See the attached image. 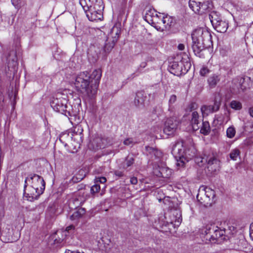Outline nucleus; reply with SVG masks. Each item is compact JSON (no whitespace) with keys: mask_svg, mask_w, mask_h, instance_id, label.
Returning <instances> with one entry per match:
<instances>
[{"mask_svg":"<svg viewBox=\"0 0 253 253\" xmlns=\"http://www.w3.org/2000/svg\"><path fill=\"white\" fill-rule=\"evenodd\" d=\"M82 179H83V178H81V177L78 178L77 176H74L72 178V180L73 182L77 183V182H78L80 181H81Z\"/></svg>","mask_w":253,"mask_h":253,"instance_id":"nucleus-50","label":"nucleus"},{"mask_svg":"<svg viewBox=\"0 0 253 253\" xmlns=\"http://www.w3.org/2000/svg\"><path fill=\"white\" fill-rule=\"evenodd\" d=\"M159 21L163 23L166 29H169L175 24V20L173 17L168 15L165 16L164 14L160 15Z\"/></svg>","mask_w":253,"mask_h":253,"instance_id":"nucleus-19","label":"nucleus"},{"mask_svg":"<svg viewBox=\"0 0 253 253\" xmlns=\"http://www.w3.org/2000/svg\"><path fill=\"white\" fill-rule=\"evenodd\" d=\"M133 143V139L131 138H127L124 141V144L125 145H129L132 144Z\"/></svg>","mask_w":253,"mask_h":253,"instance_id":"nucleus-45","label":"nucleus"},{"mask_svg":"<svg viewBox=\"0 0 253 253\" xmlns=\"http://www.w3.org/2000/svg\"><path fill=\"white\" fill-rule=\"evenodd\" d=\"M20 53V45L19 43H16L14 49L12 48L2 57L3 59L5 58L6 60L8 71L12 73L13 75L17 71L18 66L17 54H19Z\"/></svg>","mask_w":253,"mask_h":253,"instance_id":"nucleus-3","label":"nucleus"},{"mask_svg":"<svg viewBox=\"0 0 253 253\" xmlns=\"http://www.w3.org/2000/svg\"><path fill=\"white\" fill-rule=\"evenodd\" d=\"M176 98H177L176 96L174 94L171 95L170 96V98H169V111H172V108L171 105L175 102V101L176 100Z\"/></svg>","mask_w":253,"mask_h":253,"instance_id":"nucleus-39","label":"nucleus"},{"mask_svg":"<svg viewBox=\"0 0 253 253\" xmlns=\"http://www.w3.org/2000/svg\"><path fill=\"white\" fill-rule=\"evenodd\" d=\"M220 80V75L214 74L209 77L208 79V83L211 88H214Z\"/></svg>","mask_w":253,"mask_h":253,"instance_id":"nucleus-25","label":"nucleus"},{"mask_svg":"<svg viewBox=\"0 0 253 253\" xmlns=\"http://www.w3.org/2000/svg\"><path fill=\"white\" fill-rule=\"evenodd\" d=\"M39 192H40V189H38V190H37L36 188H33L30 186L29 189L28 190V192H24V195L28 198V200L32 201L35 200H37L40 196L42 194L39 193Z\"/></svg>","mask_w":253,"mask_h":253,"instance_id":"nucleus-21","label":"nucleus"},{"mask_svg":"<svg viewBox=\"0 0 253 253\" xmlns=\"http://www.w3.org/2000/svg\"><path fill=\"white\" fill-rule=\"evenodd\" d=\"M101 141V139L99 138H97L93 140L92 143L94 144L95 142L98 143L99 141Z\"/></svg>","mask_w":253,"mask_h":253,"instance_id":"nucleus-56","label":"nucleus"},{"mask_svg":"<svg viewBox=\"0 0 253 253\" xmlns=\"http://www.w3.org/2000/svg\"><path fill=\"white\" fill-rule=\"evenodd\" d=\"M208 191H211V192H212V193H213V191H212L211 190L210 188H206V193H207L208 192Z\"/></svg>","mask_w":253,"mask_h":253,"instance_id":"nucleus-58","label":"nucleus"},{"mask_svg":"<svg viewBox=\"0 0 253 253\" xmlns=\"http://www.w3.org/2000/svg\"><path fill=\"white\" fill-rule=\"evenodd\" d=\"M230 106L235 110H240L242 108V103L236 100H232L230 102Z\"/></svg>","mask_w":253,"mask_h":253,"instance_id":"nucleus-35","label":"nucleus"},{"mask_svg":"<svg viewBox=\"0 0 253 253\" xmlns=\"http://www.w3.org/2000/svg\"><path fill=\"white\" fill-rule=\"evenodd\" d=\"M179 121L176 117L168 118L165 122L164 132L168 135H173L178 129Z\"/></svg>","mask_w":253,"mask_h":253,"instance_id":"nucleus-11","label":"nucleus"},{"mask_svg":"<svg viewBox=\"0 0 253 253\" xmlns=\"http://www.w3.org/2000/svg\"><path fill=\"white\" fill-rule=\"evenodd\" d=\"M85 213V210L84 208H80L70 216L71 220H76L82 217Z\"/></svg>","mask_w":253,"mask_h":253,"instance_id":"nucleus-28","label":"nucleus"},{"mask_svg":"<svg viewBox=\"0 0 253 253\" xmlns=\"http://www.w3.org/2000/svg\"><path fill=\"white\" fill-rule=\"evenodd\" d=\"M5 231H3L1 233V240L4 243H10L13 242V239L11 237H10L9 235H5Z\"/></svg>","mask_w":253,"mask_h":253,"instance_id":"nucleus-37","label":"nucleus"},{"mask_svg":"<svg viewBox=\"0 0 253 253\" xmlns=\"http://www.w3.org/2000/svg\"><path fill=\"white\" fill-rule=\"evenodd\" d=\"M106 181V178L105 177H96L95 178V183H102L104 184Z\"/></svg>","mask_w":253,"mask_h":253,"instance_id":"nucleus-43","label":"nucleus"},{"mask_svg":"<svg viewBox=\"0 0 253 253\" xmlns=\"http://www.w3.org/2000/svg\"><path fill=\"white\" fill-rule=\"evenodd\" d=\"M67 100L62 97H53L50 102V105L54 111L67 117L75 116L76 114L74 112H71L70 108L68 109L69 107L67 105Z\"/></svg>","mask_w":253,"mask_h":253,"instance_id":"nucleus-4","label":"nucleus"},{"mask_svg":"<svg viewBox=\"0 0 253 253\" xmlns=\"http://www.w3.org/2000/svg\"><path fill=\"white\" fill-rule=\"evenodd\" d=\"M210 72V70L207 67H204L200 70V74L202 76L207 75Z\"/></svg>","mask_w":253,"mask_h":253,"instance_id":"nucleus-44","label":"nucleus"},{"mask_svg":"<svg viewBox=\"0 0 253 253\" xmlns=\"http://www.w3.org/2000/svg\"><path fill=\"white\" fill-rule=\"evenodd\" d=\"M29 177L31 182V186L33 188H36L37 190L40 189V192L39 193H43L45 186V182L43 178L37 174H30Z\"/></svg>","mask_w":253,"mask_h":253,"instance_id":"nucleus-13","label":"nucleus"},{"mask_svg":"<svg viewBox=\"0 0 253 253\" xmlns=\"http://www.w3.org/2000/svg\"><path fill=\"white\" fill-rule=\"evenodd\" d=\"M28 181H29V182L31 181L30 178L29 177V175L25 179L24 186V192H26V189L28 186V183H27Z\"/></svg>","mask_w":253,"mask_h":253,"instance_id":"nucleus-47","label":"nucleus"},{"mask_svg":"<svg viewBox=\"0 0 253 253\" xmlns=\"http://www.w3.org/2000/svg\"><path fill=\"white\" fill-rule=\"evenodd\" d=\"M114 174L116 176H118L119 177H121L124 176L123 172L120 170L115 171Z\"/></svg>","mask_w":253,"mask_h":253,"instance_id":"nucleus-48","label":"nucleus"},{"mask_svg":"<svg viewBox=\"0 0 253 253\" xmlns=\"http://www.w3.org/2000/svg\"><path fill=\"white\" fill-rule=\"evenodd\" d=\"M190 123L194 131H197L200 129L199 115L196 111L192 113Z\"/></svg>","mask_w":253,"mask_h":253,"instance_id":"nucleus-22","label":"nucleus"},{"mask_svg":"<svg viewBox=\"0 0 253 253\" xmlns=\"http://www.w3.org/2000/svg\"><path fill=\"white\" fill-rule=\"evenodd\" d=\"M134 163V159L132 156H128L126 157L125 161L123 163V168L124 169H127L131 167Z\"/></svg>","mask_w":253,"mask_h":253,"instance_id":"nucleus-33","label":"nucleus"},{"mask_svg":"<svg viewBox=\"0 0 253 253\" xmlns=\"http://www.w3.org/2000/svg\"><path fill=\"white\" fill-rule=\"evenodd\" d=\"M240 151L238 149H234L230 153V157L233 160H236L238 156H239Z\"/></svg>","mask_w":253,"mask_h":253,"instance_id":"nucleus-38","label":"nucleus"},{"mask_svg":"<svg viewBox=\"0 0 253 253\" xmlns=\"http://www.w3.org/2000/svg\"><path fill=\"white\" fill-rule=\"evenodd\" d=\"M75 85L78 91L84 93L89 99H93L95 97V85L92 86L91 84L89 74L87 72H83L78 75Z\"/></svg>","mask_w":253,"mask_h":253,"instance_id":"nucleus-2","label":"nucleus"},{"mask_svg":"<svg viewBox=\"0 0 253 253\" xmlns=\"http://www.w3.org/2000/svg\"><path fill=\"white\" fill-rule=\"evenodd\" d=\"M220 106V102L216 98L214 101L213 105H203L201 108V110L203 116H208L211 113L217 111Z\"/></svg>","mask_w":253,"mask_h":253,"instance_id":"nucleus-14","label":"nucleus"},{"mask_svg":"<svg viewBox=\"0 0 253 253\" xmlns=\"http://www.w3.org/2000/svg\"><path fill=\"white\" fill-rule=\"evenodd\" d=\"M232 83L234 85L232 88L234 93L236 94L250 88L252 85L251 78L248 77L236 78L233 80Z\"/></svg>","mask_w":253,"mask_h":253,"instance_id":"nucleus-9","label":"nucleus"},{"mask_svg":"<svg viewBox=\"0 0 253 253\" xmlns=\"http://www.w3.org/2000/svg\"><path fill=\"white\" fill-rule=\"evenodd\" d=\"M80 3L84 10L104 5L102 0H80Z\"/></svg>","mask_w":253,"mask_h":253,"instance_id":"nucleus-15","label":"nucleus"},{"mask_svg":"<svg viewBox=\"0 0 253 253\" xmlns=\"http://www.w3.org/2000/svg\"><path fill=\"white\" fill-rule=\"evenodd\" d=\"M66 236L65 231H58L55 235L52 236V238L54 239L53 244L57 247L62 246L64 244V240Z\"/></svg>","mask_w":253,"mask_h":253,"instance_id":"nucleus-20","label":"nucleus"},{"mask_svg":"<svg viewBox=\"0 0 253 253\" xmlns=\"http://www.w3.org/2000/svg\"><path fill=\"white\" fill-rule=\"evenodd\" d=\"M130 182L132 184L135 185L137 183V178L136 177L130 178Z\"/></svg>","mask_w":253,"mask_h":253,"instance_id":"nucleus-49","label":"nucleus"},{"mask_svg":"<svg viewBox=\"0 0 253 253\" xmlns=\"http://www.w3.org/2000/svg\"><path fill=\"white\" fill-rule=\"evenodd\" d=\"M250 237L253 240V222L250 225Z\"/></svg>","mask_w":253,"mask_h":253,"instance_id":"nucleus-52","label":"nucleus"},{"mask_svg":"<svg viewBox=\"0 0 253 253\" xmlns=\"http://www.w3.org/2000/svg\"><path fill=\"white\" fill-rule=\"evenodd\" d=\"M146 98L144 92L138 91L136 93L135 97L134 99V104L135 106L139 109L144 108V102Z\"/></svg>","mask_w":253,"mask_h":253,"instance_id":"nucleus-18","label":"nucleus"},{"mask_svg":"<svg viewBox=\"0 0 253 253\" xmlns=\"http://www.w3.org/2000/svg\"><path fill=\"white\" fill-rule=\"evenodd\" d=\"M181 221H182V217L181 216V215L180 214L179 216L177 218H176L174 221L171 220L170 222V223L171 224L173 225L174 226H179V225L181 223Z\"/></svg>","mask_w":253,"mask_h":253,"instance_id":"nucleus-41","label":"nucleus"},{"mask_svg":"<svg viewBox=\"0 0 253 253\" xmlns=\"http://www.w3.org/2000/svg\"><path fill=\"white\" fill-rule=\"evenodd\" d=\"M74 228V226L73 225L69 226L67 227L66 228V231H69L70 230H71Z\"/></svg>","mask_w":253,"mask_h":253,"instance_id":"nucleus-57","label":"nucleus"},{"mask_svg":"<svg viewBox=\"0 0 253 253\" xmlns=\"http://www.w3.org/2000/svg\"><path fill=\"white\" fill-rule=\"evenodd\" d=\"M192 49L195 54L201 57L202 51L210 46L211 42V35L206 29L199 28L195 30L192 34Z\"/></svg>","mask_w":253,"mask_h":253,"instance_id":"nucleus-1","label":"nucleus"},{"mask_svg":"<svg viewBox=\"0 0 253 253\" xmlns=\"http://www.w3.org/2000/svg\"><path fill=\"white\" fill-rule=\"evenodd\" d=\"M200 128H201L200 133L205 135H208L211 131V127L208 121H203Z\"/></svg>","mask_w":253,"mask_h":253,"instance_id":"nucleus-29","label":"nucleus"},{"mask_svg":"<svg viewBox=\"0 0 253 253\" xmlns=\"http://www.w3.org/2000/svg\"><path fill=\"white\" fill-rule=\"evenodd\" d=\"M184 45L182 43H180L178 45V49L180 50H183L184 49Z\"/></svg>","mask_w":253,"mask_h":253,"instance_id":"nucleus-53","label":"nucleus"},{"mask_svg":"<svg viewBox=\"0 0 253 253\" xmlns=\"http://www.w3.org/2000/svg\"><path fill=\"white\" fill-rule=\"evenodd\" d=\"M191 66L190 62L188 61L184 62L182 61L179 62L174 61L169 63V69L171 73L175 76H180L186 74L190 69Z\"/></svg>","mask_w":253,"mask_h":253,"instance_id":"nucleus-6","label":"nucleus"},{"mask_svg":"<svg viewBox=\"0 0 253 253\" xmlns=\"http://www.w3.org/2000/svg\"><path fill=\"white\" fill-rule=\"evenodd\" d=\"M209 18L212 26L222 20L218 13L214 11L209 14Z\"/></svg>","mask_w":253,"mask_h":253,"instance_id":"nucleus-26","label":"nucleus"},{"mask_svg":"<svg viewBox=\"0 0 253 253\" xmlns=\"http://www.w3.org/2000/svg\"><path fill=\"white\" fill-rule=\"evenodd\" d=\"M154 60H155V58L152 57V56H148L145 59V61L147 62H153Z\"/></svg>","mask_w":253,"mask_h":253,"instance_id":"nucleus-51","label":"nucleus"},{"mask_svg":"<svg viewBox=\"0 0 253 253\" xmlns=\"http://www.w3.org/2000/svg\"><path fill=\"white\" fill-rule=\"evenodd\" d=\"M160 15H158L156 11L153 9H150L146 11L144 19L150 24L155 25L156 23H159Z\"/></svg>","mask_w":253,"mask_h":253,"instance_id":"nucleus-17","label":"nucleus"},{"mask_svg":"<svg viewBox=\"0 0 253 253\" xmlns=\"http://www.w3.org/2000/svg\"><path fill=\"white\" fill-rule=\"evenodd\" d=\"M212 225L207 226L204 231L205 238L207 240H209L211 243H215L218 241L220 238L221 240L224 239L225 230H221L218 227L214 229V227H211Z\"/></svg>","mask_w":253,"mask_h":253,"instance_id":"nucleus-7","label":"nucleus"},{"mask_svg":"<svg viewBox=\"0 0 253 253\" xmlns=\"http://www.w3.org/2000/svg\"><path fill=\"white\" fill-rule=\"evenodd\" d=\"M101 148V146L100 144H97L96 145V149Z\"/></svg>","mask_w":253,"mask_h":253,"instance_id":"nucleus-59","label":"nucleus"},{"mask_svg":"<svg viewBox=\"0 0 253 253\" xmlns=\"http://www.w3.org/2000/svg\"><path fill=\"white\" fill-rule=\"evenodd\" d=\"M12 4L17 9H19L21 6V0H11Z\"/></svg>","mask_w":253,"mask_h":253,"instance_id":"nucleus-42","label":"nucleus"},{"mask_svg":"<svg viewBox=\"0 0 253 253\" xmlns=\"http://www.w3.org/2000/svg\"><path fill=\"white\" fill-rule=\"evenodd\" d=\"M249 112L251 116L253 117V107H251L249 109Z\"/></svg>","mask_w":253,"mask_h":253,"instance_id":"nucleus-55","label":"nucleus"},{"mask_svg":"<svg viewBox=\"0 0 253 253\" xmlns=\"http://www.w3.org/2000/svg\"><path fill=\"white\" fill-rule=\"evenodd\" d=\"M101 76L102 72L100 69L94 70L90 75H89V80L90 81L91 84L92 86L95 85L96 94Z\"/></svg>","mask_w":253,"mask_h":253,"instance_id":"nucleus-16","label":"nucleus"},{"mask_svg":"<svg viewBox=\"0 0 253 253\" xmlns=\"http://www.w3.org/2000/svg\"><path fill=\"white\" fill-rule=\"evenodd\" d=\"M95 47L94 46L93 47H90L88 52V57L90 62L92 63H95L97 60L99 55L98 53L96 52L95 54H93L92 52L94 51L96 52L95 49Z\"/></svg>","mask_w":253,"mask_h":253,"instance_id":"nucleus-30","label":"nucleus"},{"mask_svg":"<svg viewBox=\"0 0 253 253\" xmlns=\"http://www.w3.org/2000/svg\"><path fill=\"white\" fill-rule=\"evenodd\" d=\"M145 149L147 152V154L150 155L152 157L154 156L156 158H160L162 156V153L154 148L146 146Z\"/></svg>","mask_w":253,"mask_h":253,"instance_id":"nucleus-27","label":"nucleus"},{"mask_svg":"<svg viewBox=\"0 0 253 253\" xmlns=\"http://www.w3.org/2000/svg\"><path fill=\"white\" fill-rule=\"evenodd\" d=\"M200 3V2H197L194 0H190L189 1V6L195 13H198Z\"/></svg>","mask_w":253,"mask_h":253,"instance_id":"nucleus-34","label":"nucleus"},{"mask_svg":"<svg viewBox=\"0 0 253 253\" xmlns=\"http://www.w3.org/2000/svg\"><path fill=\"white\" fill-rule=\"evenodd\" d=\"M120 32V31L117 27H114L112 29L103 47L105 52L108 53L113 48L118 40Z\"/></svg>","mask_w":253,"mask_h":253,"instance_id":"nucleus-10","label":"nucleus"},{"mask_svg":"<svg viewBox=\"0 0 253 253\" xmlns=\"http://www.w3.org/2000/svg\"><path fill=\"white\" fill-rule=\"evenodd\" d=\"M211 9L210 3L208 2L200 3L199 7L198 14L202 15L204 13L209 11Z\"/></svg>","mask_w":253,"mask_h":253,"instance_id":"nucleus-32","label":"nucleus"},{"mask_svg":"<svg viewBox=\"0 0 253 253\" xmlns=\"http://www.w3.org/2000/svg\"><path fill=\"white\" fill-rule=\"evenodd\" d=\"M196 153V150L193 146H190L189 147L186 146L185 147V156L187 158L185 160V164L188 162L192 158L194 157Z\"/></svg>","mask_w":253,"mask_h":253,"instance_id":"nucleus-24","label":"nucleus"},{"mask_svg":"<svg viewBox=\"0 0 253 253\" xmlns=\"http://www.w3.org/2000/svg\"><path fill=\"white\" fill-rule=\"evenodd\" d=\"M65 253H80L78 251H72L70 250H66Z\"/></svg>","mask_w":253,"mask_h":253,"instance_id":"nucleus-54","label":"nucleus"},{"mask_svg":"<svg viewBox=\"0 0 253 253\" xmlns=\"http://www.w3.org/2000/svg\"><path fill=\"white\" fill-rule=\"evenodd\" d=\"M163 200L164 204L167 206L168 208L172 209L175 208L174 201L169 197H165L163 199H160V202Z\"/></svg>","mask_w":253,"mask_h":253,"instance_id":"nucleus-31","label":"nucleus"},{"mask_svg":"<svg viewBox=\"0 0 253 253\" xmlns=\"http://www.w3.org/2000/svg\"><path fill=\"white\" fill-rule=\"evenodd\" d=\"M186 145L183 141H177L173 146L171 153L175 158L178 167H184L185 165V160L187 158L185 156V147Z\"/></svg>","mask_w":253,"mask_h":253,"instance_id":"nucleus-5","label":"nucleus"},{"mask_svg":"<svg viewBox=\"0 0 253 253\" xmlns=\"http://www.w3.org/2000/svg\"><path fill=\"white\" fill-rule=\"evenodd\" d=\"M104 8V5H101L95 7L84 10L86 15L90 21L101 20L103 19L102 11Z\"/></svg>","mask_w":253,"mask_h":253,"instance_id":"nucleus-12","label":"nucleus"},{"mask_svg":"<svg viewBox=\"0 0 253 253\" xmlns=\"http://www.w3.org/2000/svg\"><path fill=\"white\" fill-rule=\"evenodd\" d=\"M147 65V62L146 61L141 62L139 65V68L137 69V72H139L140 73V69L144 68L145 67H146Z\"/></svg>","mask_w":253,"mask_h":253,"instance_id":"nucleus-46","label":"nucleus"},{"mask_svg":"<svg viewBox=\"0 0 253 253\" xmlns=\"http://www.w3.org/2000/svg\"><path fill=\"white\" fill-rule=\"evenodd\" d=\"M202 162H206L207 163V169L211 173L218 171L220 169V161L217 158L216 154L210 153L208 154H205L202 157Z\"/></svg>","mask_w":253,"mask_h":253,"instance_id":"nucleus-8","label":"nucleus"},{"mask_svg":"<svg viewBox=\"0 0 253 253\" xmlns=\"http://www.w3.org/2000/svg\"><path fill=\"white\" fill-rule=\"evenodd\" d=\"M213 27L218 32L221 33H225L228 28V23L225 20H220L217 24H214Z\"/></svg>","mask_w":253,"mask_h":253,"instance_id":"nucleus-23","label":"nucleus"},{"mask_svg":"<svg viewBox=\"0 0 253 253\" xmlns=\"http://www.w3.org/2000/svg\"><path fill=\"white\" fill-rule=\"evenodd\" d=\"M236 133V130L234 126H231L229 127L226 130V135L228 138H233Z\"/></svg>","mask_w":253,"mask_h":253,"instance_id":"nucleus-36","label":"nucleus"},{"mask_svg":"<svg viewBox=\"0 0 253 253\" xmlns=\"http://www.w3.org/2000/svg\"><path fill=\"white\" fill-rule=\"evenodd\" d=\"M100 189V186L98 183H95L90 188V192L92 194H95L99 191Z\"/></svg>","mask_w":253,"mask_h":253,"instance_id":"nucleus-40","label":"nucleus"}]
</instances>
